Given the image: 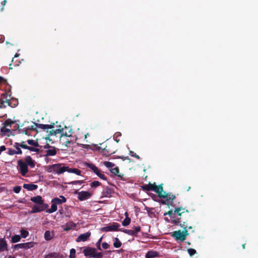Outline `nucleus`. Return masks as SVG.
Wrapping results in <instances>:
<instances>
[{
  "label": "nucleus",
  "mask_w": 258,
  "mask_h": 258,
  "mask_svg": "<svg viewBox=\"0 0 258 258\" xmlns=\"http://www.w3.org/2000/svg\"><path fill=\"white\" fill-rule=\"evenodd\" d=\"M103 253L101 252H97L96 251L95 252V254L94 256H93V258H102L103 257Z\"/></svg>",
  "instance_id": "a18cd8bd"
},
{
  "label": "nucleus",
  "mask_w": 258,
  "mask_h": 258,
  "mask_svg": "<svg viewBox=\"0 0 258 258\" xmlns=\"http://www.w3.org/2000/svg\"><path fill=\"white\" fill-rule=\"evenodd\" d=\"M162 195L163 197H159L160 198L167 199V201H172L175 199V196L174 195L170 194H167L166 192L164 191L162 192Z\"/></svg>",
  "instance_id": "aec40b11"
},
{
  "label": "nucleus",
  "mask_w": 258,
  "mask_h": 258,
  "mask_svg": "<svg viewBox=\"0 0 258 258\" xmlns=\"http://www.w3.org/2000/svg\"><path fill=\"white\" fill-rule=\"evenodd\" d=\"M131 221V219L128 217H126L125 218V219L122 221V225L123 226H126L128 225Z\"/></svg>",
  "instance_id": "72a5a7b5"
},
{
  "label": "nucleus",
  "mask_w": 258,
  "mask_h": 258,
  "mask_svg": "<svg viewBox=\"0 0 258 258\" xmlns=\"http://www.w3.org/2000/svg\"><path fill=\"white\" fill-rule=\"evenodd\" d=\"M92 196V194L87 191H82L78 193V199L80 201H84L89 199Z\"/></svg>",
  "instance_id": "ddd939ff"
},
{
  "label": "nucleus",
  "mask_w": 258,
  "mask_h": 258,
  "mask_svg": "<svg viewBox=\"0 0 258 258\" xmlns=\"http://www.w3.org/2000/svg\"><path fill=\"white\" fill-rule=\"evenodd\" d=\"M44 238L46 240H50L52 238V236L49 231H46L44 233Z\"/></svg>",
  "instance_id": "c9c22d12"
},
{
  "label": "nucleus",
  "mask_w": 258,
  "mask_h": 258,
  "mask_svg": "<svg viewBox=\"0 0 258 258\" xmlns=\"http://www.w3.org/2000/svg\"><path fill=\"white\" fill-rule=\"evenodd\" d=\"M141 230V227L140 226H136L134 227V230L133 232H134V236L136 235L137 233L140 232Z\"/></svg>",
  "instance_id": "de8ad7c7"
},
{
  "label": "nucleus",
  "mask_w": 258,
  "mask_h": 258,
  "mask_svg": "<svg viewBox=\"0 0 258 258\" xmlns=\"http://www.w3.org/2000/svg\"><path fill=\"white\" fill-rule=\"evenodd\" d=\"M14 248L15 249H20L21 248L20 244L19 243V244L15 245L14 246Z\"/></svg>",
  "instance_id": "338daca9"
},
{
  "label": "nucleus",
  "mask_w": 258,
  "mask_h": 258,
  "mask_svg": "<svg viewBox=\"0 0 258 258\" xmlns=\"http://www.w3.org/2000/svg\"><path fill=\"white\" fill-rule=\"evenodd\" d=\"M130 155L132 157H135L137 159H139L140 158L139 157V155H137L136 153H134L133 151H130V153H129Z\"/></svg>",
  "instance_id": "09e8293b"
},
{
  "label": "nucleus",
  "mask_w": 258,
  "mask_h": 258,
  "mask_svg": "<svg viewBox=\"0 0 258 258\" xmlns=\"http://www.w3.org/2000/svg\"><path fill=\"white\" fill-rule=\"evenodd\" d=\"M102 246L103 249H106L109 247V245L107 242H103L102 244Z\"/></svg>",
  "instance_id": "6e6d98bb"
},
{
  "label": "nucleus",
  "mask_w": 258,
  "mask_h": 258,
  "mask_svg": "<svg viewBox=\"0 0 258 258\" xmlns=\"http://www.w3.org/2000/svg\"><path fill=\"white\" fill-rule=\"evenodd\" d=\"M119 231L123 232L124 233H126L130 235L134 236V232H133V230H129V229L122 228V229H119Z\"/></svg>",
  "instance_id": "c756f323"
},
{
  "label": "nucleus",
  "mask_w": 258,
  "mask_h": 258,
  "mask_svg": "<svg viewBox=\"0 0 258 258\" xmlns=\"http://www.w3.org/2000/svg\"><path fill=\"white\" fill-rule=\"evenodd\" d=\"M68 166H65L61 164H55L50 165L48 167V171L51 172L53 171L55 173L60 174L63 173L65 171H67Z\"/></svg>",
  "instance_id": "20e7f679"
},
{
  "label": "nucleus",
  "mask_w": 258,
  "mask_h": 258,
  "mask_svg": "<svg viewBox=\"0 0 258 258\" xmlns=\"http://www.w3.org/2000/svg\"><path fill=\"white\" fill-rule=\"evenodd\" d=\"M84 182L83 180H75L68 183L69 184L76 185L81 184Z\"/></svg>",
  "instance_id": "79ce46f5"
},
{
  "label": "nucleus",
  "mask_w": 258,
  "mask_h": 258,
  "mask_svg": "<svg viewBox=\"0 0 258 258\" xmlns=\"http://www.w3.org/2000/svg\"><path fill=\"white\" fill-rule=\"evenodd\" d=\"M24 162L27 165V166H29L31 168H34L35 166L36 162L30 156H26L24 159Z\"/></svg>",
  "instance_id": "dca6fc26"
},
{
  "label": "nucleus",
  "mask_w": 258,
  "mask_h": 258,
  "mask_svg": "<svg viewBox=\"0 0 258 258\" xmlns=\"http://www.w3.org/2000/svg\"><path fill=\"white\" fill-rule=\"evenodd\" d=\"M149 196H150V197H151V198H152L154 201H155V199L156 198V196H155L154 194H152V193H150V194H149Z\"/></svg>",
  "instance_id": "774afa93"
},
{
  "label": "nucleus",
  "mask_w": 258,
  "mask_h": 258,
  "mask_svg": "<svg viewBox=\"0 0 258 258\" xmlns=\"http://www.w3.org/2000/svg\"><path fill=\"white\" fill-rule=\"evenodd\" d=\"M8 244L5 238L0 239V252L8 251Z\"/></svg>",
  "instance_id": "f3484780"
},
{
  "label": "nucleus",
  "mask_w": 258,
  "mask_h": 258,
  "mask_svg": "<svg viewBox=\"0 0 258 258\" xmlns=\"http://www.w3.org/2000/svg\"><path fill=\"white\" fill-rule=\"evenodd\" d=\"M120 225L117 222H113L112 224L100 228L102 232L118 231Z\"/></svg>",
  "instance_id": "0eeeda50"
},
{
  "label": "nucleus",
  "mask_w": 258,
  "mask_h": 258,
  "mask_svg": "<svg viewBox=\"0 0 258 258\" xmlns=\"http://www.w3.org/2000/svg\"><path fill=\"white\" fill-rule=\"evenodd\" d=\"M62 256L59 253L51 252L45 256L44 258H62Z\"/></svg>",
  "instance_id": "5701e85b"
},
{
  "label": "nucleus",
  "mask_w": 258,
  "mask_h": 258,
  "mask_svg": "<svg viewBox=\"0 0 258 258\" xmlns=\"http://www.w3.org/2000/svg\"><path fill=\"white\" fill-rule=\"evenodd\" d=\"M2 83L8 84L6 79H5L3 77L0 76V83Z\"/></svg>",
  "instance_id": "bf43d9fd"
},
{
  "label": "nucleus",
  "mask_w": 258,
  "mask_h": 258,
  "mask_svg": "<svg viewBox=\"0 0 258 258\" xmlns=\"http://www.w3.org/2000/svg\"><path fill=\"white\" fill-rule=\"evenodd\" d=\"M91 232H87L80 235L76 239V241L79 242L81 241H86L90 236Z\"/></svg>",
  "instance_id": "2eb2a0df"
},
{
  "label": "nucleus",
  "mask_w": 258,
  "mask_h": 258,
  "mask_svg": "<svg viewBox=\"0 0 258 258\" xmlns=\"http://www.w3.org/2000/svg\"><path fill=\"white\" fill-rule=\"evenodd\" d=\"M101 185V183L98 181H94L91 183L90 186L91 187H97Z\"/></svg>",
  "instance_id": "58836bf2"
},
{
  "label": "nucleus",
  "mask_w": 258,
  "mask_h": 258,
  "mask_svg": "<svg viewBox=\"0 0 258 258\" xmlns=\"http://www.w3.org/2000/svg\"><path fill=\"white\" fill-rule=\"evenodd\" d=\"M102 238L101 237L99 240L98 241H97V242L96 243V246L97 247V248L99 249V250H101V246H100V244H101V242L102 241Z\"/></svg>",
  "instance_id": "603ef678"
},
{
  "label": "nucleus",
  "mask_w": 258,
  "mask_h": 258,
  "mask_svg": "<svg viewBox=\"0 0 258 258\" xmlns=\"http://www.w3.org/2000/svg\"><path fill=\"white\" fill-rule=\"evenodd\" d=\"M8 154L10 155H14L16 154V152L15 150L10 148L8 150Z\"/></svg>",
  "instance_id": "3c124183"
},
{
  "label": "nucleus",
  "mask_w": 258,
  "mask_h": 258,
  "mask_svg": "<svg viewBox=\"0 0 258 258\" xmlns=\"http://www.w3.org/2000/svg\"><path fill=\"white\" fill-rule=\"evenodd\" d=\"M145 257L146 258H155L159 257V253L156 251L150 250L146 253Z\"/></svg>",
  "instance_id": "6ab92c4d"
},
{
  "label": "nucleus",
  "mask_w": 258,
  "mask_h": 258,
  "mask_svg": "<svg viewBox=\"0 0 258 258\" xmlns=\"http://www.w3.org/2000/svg\"><path fill=\"white\" fill-rule=\"evenodd\" d=\"M59 198H61V199H59V198H53L51 202L52 203H54L56 205H60V204H61L62 203H64L66 202L67 199H66V198L64 196H60Z\"/></svg>",
  "instance_id": "a211bd4d"
},
{
  "label": "nucleus",
  "mask_w": 258,
  "mask_h": 258,
  "mask_svg": "<svg viewBox=\"0 0 258 258\" xmlns=\"http://www.w3.org/2000/svg\"><path fill=\"white\" fill-rule=\"evenodd\" d=\"M187 251L190 256L194 255L197 252L196 250L193 248H188Z\"/></svg>",
  "instance_id": "c03bdc74"
},
{
  "label": "nucleus",
  "mask_w": 258,
  "mask_h": 258,
  "mask_svg": "<svg viewBox=\"0 0 258 258\" xmlns=\"http://www.w3.org/2000/svg\"><path fill=\"white\" fill-rule=\"evenodd\" d=\"M97 149L101 150L102 153L106 156L113 154L115 153L116 151L114 145L110 143L106 144L104 147H98Z\"/></svg>",
  "instance_id": "39448f33"
},
{
  "label": "nucleus",
  "mask_w": 258,
  "mask_h": 258,
  "mask_svg": "<svg viewBox=\"0 0 258 258\" xmlns=\"http://www.w3.org/2000/svg\"><path fill=\"white\" fill-rule=\"evenodd\" d=\"M15 121H12L11 119H6L5 122H4L3 124L5 126H9L11 127L12 124L14 123Z\"/></svg>",
  "instance_id": "7c9ffc66"
},
{
  "label": "nucleus",
  "mask_w": 258,
  "mask_h": 258,
  "mask_svg": "<svg viewBox=\"0 0 258 258\" xmlns=\"http://www.w3.org/2000/svg\"><path fill=\"white\" fill-rule=\"evenodd\" d=\"M95 252H96V249L90 247H86L83 250V253L85 256L91 257L94 256Z\"/></svg>",
  "instance_id": "4468645a"
},
{
  "label": "nucleus",
  "mask_w": 258,
  "mask_h": 258,
  "mask_svg": "<svg viewBox=\"0 0 258 258\" xmlns=\"http://www.w3.org/2000/svg\"><path fill=\"white\" fill-rule=\"evenodd\" d=\"M52 204L51 205V208L50 209H46V212L48 213H52L54 212H55L57 209V205L54 203H52Z\"/></svg>",
  "instance_id": "a878e982"
},
{
  "label": "nucleus",
  "mask_w": 258,
  "mask_h": 258,
  "mask_svg": "<svg viewBox=\"0 0 258 258\" xmlns=\"http://www.w3.org/2000/svg\"><path fill=\"white\" fill-rule=\"evenodd\" d=\"M45 156H52L56 154V150L54 147L52 149H48L46 151Z\"/></svg>",
  "instance_id": "b1692460"
},
{
  "label": "nucleus",
  "mask_w": 258,
  "mask_h": 258,
  "mask_svg": "<svg viewBox=\"0 0 258 258\" xmlns=\"http://www.w3.org/2000/svg\"><path fill=\"white\" fill-rule=\"evenodd\" d=\"M21 239V236L19 235H15L13 236L11 239V242L12 243H17L19 242Z\"/></svg>",
  "instance_id": "2f4dec72"
},
{
  "label": "nucleus",
  "mask_w": 258,
  "mask_h": 258,
  "mask_svg": "<svg viewBox=\"0 0 258 258\" xmlns=\"http://www.w3.org/2000/svg\"><path fill=\"white\" fill-rule=\"evenodd\" d=\"M16 150H15V151L16 152V154H22V151L21 149H20V148H16Z\"/></svg>",
  "instance_id": "680f3d73"
},
{
  "label": "nucleus",
  "mask_w": 258,
  "mask_h": 258,
  "mask_svg": "<svg viewBox=\"0 0 258 258\" xmlns=\"http://www.w3.org/2000/svg\"><path fill=\"white\" fill-rule=\"evenodd\" d=\"M182 220L181 217L178 218L177 220H173L172 223L175 225H178L179 224V226L183 228V230L182 232L183 235H185V239H186L187 236L188 235V231L187 230V224L186 222Z\"/></svg>",
  "instance_id": "423d86ee"
},
{
  "label": "nucleus",
  "mask_w": 258,
  "mask_h": 258,
  "mask_svg": "<svg viewBox=\"0 0 258 258\" xmlns=\"http://www.w3.org/2000/svg\"><path fill=\"white\" fill-rule=\"evenodd\" d=\"M112 192V190L110 188L108 187H106L103 190L102 194L103 196L109 198L111 197Z\"/></svg>",
  "instance_id": "4be33fe9"
},
{
  "label": "nucleus",
  "mask_w": 258,
  "mask_h": 258,
  "mask_svg": "<svg viewBox=\"0 0 258 258\" xmlns=\"http://www.w3.org/2000/svg\"><path fill=\"white\" fill-rule=\"evenodd\" d=\"M1 132L3 135H5L8 133H11V130L10 128H7L6 126H3L1 128Z\"/></svg>",
  "instance_id": "f704fd0d"
},
{
  "label": "nucleus",
  "mask_w": 258,
  "mask_h": 258,
  "mask_svg": "<svg viewBox=\"0 0 258 258\" xmlns=\"http://www.w3.org/2000/svg\"><path fill=\"white\" fill-rule=\"evenodd\" d=\"M6 150V148L5 146H2L0 147V153L3 151H4Z\"/></svg>",
  "instance_id": "69168bd1"
},
{
  "label": "nucleus",
  "mask_w": 258,
  "mask_h": 258,
  "mask_svg": "<svg viewBox=\"0 0 258 258\" xmlns=\"http://www.w3.org/2000/svg\"><path fill=\"white\" fill-rule=\"evenodd\" d=\"M171 235L172 237L174 238L176 240L183 241L185 240V235L183 234L180 230L172 232Z\"/></svg>",
  "instance_id": "f8f14e48"
},
{
  "label": "nucleus",
  "mask_w": 258,
  "mask_h": 258,
  "mask_svg": "<svg viewBox=\"0 0 258 258\" xmlns=\"http://www.w3.org/2000/svg\"><path fill=\"white\" fill-rule=\"evenodd\" d=\"M141 188L144 191H154L158 194V197H163L162 192H163V188L162 184L157 185L155 182L153 183H149L146 184L141 186Z\"/></svg>",
  "instance_id": "7ed1b4c3"
},
{
  "label": "nucleus",
  "mask_w": 258,
  "mask_h": 258,
  "mask_svg": "<svg viewBox=\"0 0 258 258\" xmlns=\"http://www.w3.org/2000/svg\"><path fill=\"white\" fill-rule=\"evenodd\" d=\"M169 201H167V199H166V200H162L161 201V203L163 205H166L169 206Z\"/></svg>",
  "instance_id": "052dcab7"
},
{
  "label": "nucleus",
  "mask_w": 258,
  "mask_h": 258,
  "mask_svg": "<svg viewBox=\"0 0 258 258\" xmlns=\"http://www.w3.org/2000/svg\"><path fill=\"white\" fill-rule=\"evenodd\" d=\"M1 104L3 105L4 108L8 106L11 107H15L18 104V100L16 98H11V95L6 92L3 93L0 96Z\"/></svg>",
  "instance_id": "f03ea898"
},
{
  "label": "nucleus",
  "mask_w": 258,
  "mask_h": 258,
  "mask_svg": "<svg viewBox=\"0 0 258 258\" xmlns=\"http://www.w3.org/2000/svg\"><path fill=\"white\" fill-rule=\"evenodd\" d=\"M21 147L23 149H27L28 148V146L25 144V142L22 141L21 143Z\"/></svg>",
  "instance_id": "5fc2aeb1"
},
{
  "label": "nucleus",
  "mask_w": 258,
  "mask_h": 258,
  "mask_svg": "<svg viewBox=\"0 0 258 258\" xmlns=\"http://www.w3.org/2000/svg\"><path fill=\"white\" fill-rule=\"evenodd\" d=\"M21 248L28 249L33 246V243L32 242H29L24 243H20Z\"/></svg>",
  "instance_id": "393cba45"
},
{
  "label": "nucleus",
  "mask_w": 258,
  "mask_h": 258,
  "mask_svg": "<svg viewBox=\"0 0 258 258\" xmlns=\"http://www.w3.org/2000/svg\"><path fill=\"white\" fill-rule=\"evenodd\" d=\"M184 208L182 207L177 208L175 209L174 211L172 210H169L168 212L164 213V215H168L170 217H172L174 218L175 217V215L177 214L179 216H181L182 214H184V212H181V210H184Z\"/></svg>",
  "instance_id": "9b49d317"
},
{
  "label": "nucleus",
  "mask_w": 258,
  "mask_h": 258,
  "mask_svg": "<svg viewBox=\"0 0 258 258\" xmlns=\"http://www.w3.org/2000/svg\"><path fill=\"white\" fill-rule=\"evenodd\" d=\"M104 165L107 168L111 169L114 166V164L109 161H105L104 162Z\"/></svg>",
  "instance_id": "ea45409f"
},
{
  "label": "nucleus",
  "mask_w": 258,
  "mask_h": 258,
  "mask_svg": "<svg viewBox=\"0 0 258 258\" xmlns=\"http://www.w3.org/2000/svg\"><path fill=\"white\" fill-rule=\"evenodd\" d=\"M19 131H21V133H22V134H25L26 135H28V136L30 135V134L28 132L29 130L28 129V127L23 128L21 130H20V129H19Z\"/></svg>",
  "instance_id": "37998d69"
},
{
  "label": "nucleus",
  "mask_w": 258,
  "mask_h": 258,
  "mask_svg": "<svg viewBox=\"0 0 258 258\" xmlns=\"http://www.w3.org/2000/svg\"><path fill=\"white\" fill-rule=\"evenodd\" d=\"M30 200L32 202L37 204L32 207L31 213H36L43 211L48 207V204L44 203L42 198L40 196L31 197Z\"/></svg>",
  "instance_id": "f257e3e1"
},
{
  "label": "nucleus",
  "mask_w": 258,
  "mask_h": 258,
  "mask_svg": "<svg viewBox=\"0 0 258 258\" xmlns=\"http://www.w3.org/2000/svg\"><path fill=\"white\" fill-rule=\"evenodd\" d=\"M21 189V187L20 186H15L13 187V191L16 194L19 193Z\"/></svg>",
  "instance_id": "49530a36"
},
{
  "label": "nucleus",
  "mask_w": 258,
  "mask_h": 258,
  "mask_svg": "<svg viewBox=\"0 0 258 258\" xmlns=\"http://www.w3.org/2000/svg\"><path fill=\"white\" fill-rule=\"evenodd\" d=\"M67 171L70 173H75L77 175H80L81 174V170H80L78 169L77 168H69L68 167V169L67 170Z\"/></svg>",
  "instance_id": "c85d7f7f"
},
{
  "label": "nucleus",
  "mask_w": 258,
  "mask_h": 258,
  "mask_svg": "<svg viewBox=\"0 0 258 258\" xmlns=\"http://www.w3.org/2000/svg\"><path fill=\"white\" fill-rule=\"evenodd\" d=\"M27 149L30 150V151L35 152H38L39 151V149L38 148H34L33 147H30V146H28V148Z\"/></svg>",
  "instance_id": "8fccbe9b"
},
{
  "label": "nucleus",
  "mask_w": 258,
  "mask_h": 258,
  "mask_svg": "<svg viewBox=\"0 0 258 258\" xmlns=\"http://www.w3.org/2000/svg\"><path fill=\"white\" fill-rule=\"evenodd\" d=\"M23 188L27 189L29 191H32L37 188L38 186L34 184H24L23 186Z\"/></svg>",
  "instance_id": "412c9836"
},
{
  "label": "nucleus",
  "mask_w": 258,
  "mask_h": 258,
  "mask_svg": "<svg viewBox=\"0 0 258 258\" xmlns=\"http://www.w3.org/2000/svg\"><path fill=\"white\" fill-rule=\"evenodd\" d=\"M113 241V246L115 248H119L121 246L122 243L118 238H114Z\"/></svg>",
  "instance_id": "cd10ccee"
},
{
  "label": "nucleus",
  "mask_w": 258,
  "mask_h": 258,
  "mask_svg": "<svg viewBox=\"0 0 258 258\" xmlns=\"http://www.w3.org/2000/svg\"><path fill=\"white\" fill-rule=\"evenodd\" d=\"M27 142L30 145L36 147H37L39 146L38 143L37 141H34L33 140H28L27 141Z\"/></svg>",
  "instance_id": "473e14b6"
},
{
  "label": "nucleus",
  "mask_w": 258,
  "mask_h": 258,
  "mask_svg": "<svg viewBox=\"0 0 258 258\" xmlns=\"http://www.w3.org/2000/svg\"><path fill=\"white\" fill-rule=\"evenodd\" d=\"M7 2V0H4L1 3V12L3 11V10H4V6L6 5Z\"/></svg>",
  "instance_id": "864d4df0"
},
{
  "label": "nucleus",
  "mask_w": 258,
  "mask_h": 258,
  "mask_svg": "<svg viewBox=\"0 0 258 258\" xmlns=\"http://www.w3.org/2000/svg\"><path fill=\"white\" fill-rule=\"evenodd\" d=\"M71 144V142L69 140V139H67L64 143H63V144L64 145L67 147H68L69 146V144Z\"/></svg>",
  "instance_id": "4d7b16f0"
},
{
  "label": "nucleus",
  "mask_w": 258,
  "mask_h": 258,
  "mask_svg": "<svg viewBox=\"0 0 258 258\" xmlns=\"http://www.w3.org/2000/svg\"><path fill=\"white\" fill-rule=\"evenodd\" d=\"M21 236L23 238H26L29 235V232L24 229H22L20 231Z\"/></svg>",
  "instance_id": "e433bc0d"
},
{
  "label": "nucleus",
  "mask_w": 258,
  "mask_h": 258,
  "mask_svg": "<svg viewBox=\"0 0 258 258\" xmlns=\"http://www.w3.org/2000/svg\"><path fill=\"white\" fill-rule=\"evenodd\" d=\"M110 172L114 174L115 175H117L118 176L121 177V176L119 174V170L118 167H115L114 168H112L110 169Z\"/></svg>",
  "instance_id": "bb28decb"
},
{
  "label": "nucleus",
  "mask_w": 258,
  "mask_h": 258,
  "mask_svg": "<svg viewBox=\"0 0 258 258\" xmlns=\"http://www.w3.org/2000/svg\"><path fill=\"white\" fill-rule=\"evenodd\" d=\"M121 136V134L120 132H116L114 135V139L117 142L119 143L120 141L119 138Z\"/></svg>",
  "instance_id": "4c0bfd02"
},
{
  "label": "nucleus",
  "mask_w": 258,
  "mask_h": 258,
  "mask_svg": "<svg viewBox=\"0 0 258 258\" xmlns=\"http://www.w3.org/2000/svg\"><path fill=\"white\" fill-rule=\"evenodd\" d=\"M20 145H21V143H15L14 145V147L15 148H20L21 147Z\"/></svg>",
  "instance_id": "0e129e2a"
},
{
  "label": "nucleus",
  "mask_w": 258,
  "mask_h": 258,
  "mask_svg": "<svg viewBox=\"0 0 258 258\" xmlns=\"http://www.w3.org/2000/svg\"><path fill=\"white\" fill-rule=\"evenodd\" d=\"M18 165L19 167V171L22 176H26L28 172L27 165L22 160L18 161Z\"/></svg>",
  "instance_id": "9d476101"
},
{
  "label": "nucleus",
  "mask_w": 258,
  "mask_h": 258,
  "mask_svg": "<svg viewBox=\"0 0 258 258\" xmlns=\"http://www.w3.org/2000/svg\"><path fill=\"white\" fill-rule=\"evenodd\" d=\"M55 132H56V134H60V133H62L63 130V128H58V129H56L55 130Z\"/></svg>",
  "instance_id": "e2e57ef3"
},
{
  "label": "nucleus",
  "mask_w": 258,
  "mask_h": 258,
  "mask_svg": "<svg viewBox=\"0 0 258 258\" xmlns=\"http://www.w3.org/2000/svg\"><path fill=\"white\" fill-rule=\"evenodd\" d=\"M34 125H31V126H28V128L29 130L33 131H35L36 130V128L35 126L41 128L43 130H48V129H51L53 128L54 127V123L52 124H40V123H36L35 122H34Z\"/></svg>",
  "instance_id": "1a4fd4ad"
},
{
  "label": "nucleus",
  "mask_w": 258,
  "mask_h": 258,
  "mask_svg": "<svg viewBox=\"0 0 258 258\" xmlns=\"http://www.w3.org/2000/svg\"><path fill=\"white\" fill-rule=\"evenodd\" d=\"M75 257H76V250L74 248H72L70 250L69 258H75Z\"/></svg>",
  "instance_id": "a19ab883"
},
{
  "label": "nucleus",
  "mask_w": 258,
  "mask_h": 258,
  "mask_svg": "<svg viewBox=\"0 0 258 258\" xmlns=\"http://www.w3.org/2000/svg\"><path fill=\"white\" fill-rule=\"evenodd\" d=\"M87 167L90 168L99 178L104 180H107V177L101 172L100 170L96 165L92 163H88L87 164Z\"/></svg>",
  "instance_id": "6e6552de"
},
{
  "label": "nucleus",
  "mask_w": 258,
  "mask_h": 258,
  "mask_svg": "<svg viewBox=\"0 0 258 258\" xmlns=\"http://www.w3.org/2000/svg\"><path fill=\"white\" fill-rule=\"evenodd\" d=\"M49 136H56V132L54 130H52L49 132Z\"/></svg>",
  "instance_id": "13d9d810"
}]
</instances>
